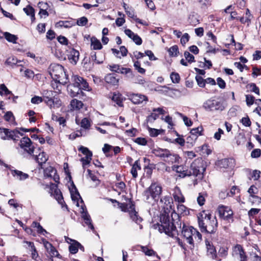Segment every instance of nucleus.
<instances>
[{
    "mask_svg": "<svg viewBox=\"0 0 261 261\" xmlns=\"http://www.w3.org/2000/svg\"><path fill=\"white\" fill-rule=\"evenodd\" d=\"M79 150L86 156L87 155L89 156V157L92 156V152L87 147L82 146L80 147Z\"/></svg>",
    "mask_w": 261,
    "mask_h": 261,
    "instance_id": "nucleus-45",
    "label": "nucleus"
},
{
    "mask_svg": "<svg viewBox=\"0 0 261 261\" xmlns=\"http://www.w3.org/2000/svg\"><path fill=\"white\" fill-rule=\"evenodd\" d=\"M119 73L125 74L128 77H132L133 76L132 70L129 68H124L121 66L118 72Z\"/></svg>",
    "mask_w": 261,
    "mask_h": 261,
    "instance_id": "nucleus-35",
    "label": "nucleus"
},
{
    "mask_svg": "<svg viewBox=\"0 0 261 261\" xmlns=\"http://www.w3.org/2000/svg\"><path fill=\"white\" fill-rule=\"evenodd\" d=\"M71 107L73 110H80L83 106V102L76 99H72L70 102Z\"/></svg>",
    "mask_w": 261,
    "mask_h": 261,
    "instance_id": "nucleus-27",
    "label": "nucleus"
},
{
    "mask_svg": "<svg viewBox=\"0 0 261 261\" xmlns=\"http://www.w3.org/2000/svg\"><path fill=\"white\" fill-rule=\"evenodd\" d=\"M181 225V223L180 222L179 226L178 227L179 228V230L181 231L182 235L186 239L187 242L190 245H193L194 232L193 230H194L195 228L191 226H187L185 224H183L182 227Z\"/></svg>",
    "mask_w": 261,
    "mask_h": 261,
    "instance_id": "nucleus-8",
    "label": "nucleus"
},
{
    "mask_svg": "<svg viewBox=\"0 0 261 261\" xmlns=\"http://www.w3.org/2000/svg\"><path fill=\"white\" fill-rule=\"evenodd\" d=\"M198 224L201 232L213 233L217 229L218 222L215 217L203 211L198 216Z\"/></svg>",
    "mask_w": 261,
    "mask_h": 261,
    "instance_id": "nucleus-1",
    "label": "nucleus"
},
{
    "mask_svg": "<svg viewBox=\"0 0 261 261\" xmlns=\"http://www.w3.org/2000/svg\"><path fill=\"white\" fill-rule=\"evenodd\" d=\"M135 142L141 145H145L147 142L145 138L139 137L135 139Z\"/></svg>",
    "mask_w": 261,
    "mask_h": 261,
    "instance_id": "nucleus-63",
    "label": "nucleus"
},
{
    "mask_svg": "<svg viewBox=\"0 0 261 261\" xmlns=\"http://www.w3.org/2000/svg\"><path fill=\"white\" fill-rule=\"evenodd\" d=\"M160 202L161 203V206L164 210V212L166 213H170L173 210V202L170 197L165 196L162 198L160 199Z\"/></svg>",
    "mask_w": 261,
    "mask_h": 261,
    "instance_id": "nucleus-11",
    "label": "nucleus"
},
{
    "mask_svg": "<svg viewBox=\"0 0 261 261\" xmlns=\"http://www.w3.org/2000/svg\"><path fill=\"white\" fill-rule=\"evenodd\" d=\"M220 217L227 220L229 222H232L233 212L232 210L227 206H220L218 209Z\"/></svg>",
    "mask_w": 261,
    "mask_h": 261,
    "instance_id": "nucleus-9",
    "label": "nucleus"
},
{
    "mask_svg": "<svg viewBox=\"0 0 261 261\" xmlns=\"http://www.w3.org/2000/svg\"><path fill=\"white\" fill-rule=\"evenodd\" d=\"M169 213H166L164 212L161 215V225L159 226V230L161 232H164L168 236L173 237L178 234V230L174 224L170 221Z\"/></svg>",
    "mask_w": 261,
    "mask_h": 261,
    "instance_id": "nucleus-3",
    "label": "nucleus"
},
{
    "mask_svg": "<svg viewBox=\"0 0 261 261\" xmlns=\"http://www.w3.org/2000/svg\"><path fill=\"white\" fill-rule=\"evenodd\" d=\"M205 170V168L203 166V164L201 160H195L191 164L189 171L183 173L182 177L186 176L193 175L196 177V181L201 180L203 177V172Z\"/></svg>",
    "mask_w": 261,
    "mask_h": 261,
    "instance_id": "nucleus-4",
    "label": "nucleus"
},
{
    "mask_svg": "<svg viewBox=\"0 0 261 261\" xmlns=\"http://www.w3.org/2000/svg\"><path fill=\"white\" fill-rule=\"evenodd\" d=\"M162 193V187L156 183H152L143 193L145 200L149 203L152 200L157 201Z\"/></svg>",
    "mask_w": 261,
    "mask_h": 261,
    "instance_id": "nucleus-5",
    "label": "nucleus"
},
{
    "mask_svg": "<svg viewBox=\"0 0 261 261\" xmlns=\"http://www.w3.org/2000/svg\"><path fill=\"white\" fill-rule=\"evenodd\" d=\"M129 214L131 218L136 223H138L141 222L142 219L138 216L137 213L135 210L132 211Z\"/></svg>",
    "mask_w": 261,
    "mask_h": 261,
    "instance_id": "nucleus-40",
    "label": "nucleus"
},
{
    "mask_svg": "<svg viewBox=\"0 0 261 261\" xmlns=\"http://www.w3.org/2000/svg\"><path fill=\"white\" fill-rule=\"evenodd\" d=\"M141 249H142V251L146 255L151 256L154 254V252L153 250L150 249L146 246H142Z\"/></svg>",
    "mask_w": 261,
    "mask_h": 261,
    "instance_id": "nucleus-51",
    "label": "nucleus"
},
{
    "mask_svg": "<svg viewBox=\"0 0 261 261\" xmlns=\"http://www.w3.org/2000/svg\"><path fill=\"white\" fill-rule=\"evenodd\" d=\"M112 100L116 102V103L120 107L122 106V99L121 95L120 94L114 93L112 98Z\"/></svg>",
    "mask_w": 261,
    "mask_h": 261,
    "instance_id": "nucleus-36",
    "label": "nucleus"
},
{
    "mask_svg": "<svg viewBox=\"0 0 261 261\" xmlns=\"http://www.w3.org/2000/svg\"><path fill=\"white\" fill-rule=\"evenodd\" d=\"M81 209V217L84 221L85 224L89 228L91 229L93 231H94V227L92 223L91 217L88 214L86 208H84V207L82 205Z\"/></svg>",
    "mask_w": 261,
    "mask_h": 261,
    "instance_id": "nucleus-12",
    "label": "nucleus"
},
{
    "mask_svg": "<svg viewBox=\"0 0 261 261\" xmlns=\"http://www.w3.org/2000/svg\"><path fill=\"white\" fill-rule=\"evenodd\" d=\"M205 197L204 196L203 194L201 193H199V195H198V197L197 198V201L198 204L200 206H202V205H204V204L205 203Z\"/></svg>",
    "mask_w": 261,
    "mask_h": 261,
    "instance_id": "nucleus-50",
    "label": "nucleus"
},
{
    "mask_svg": "<svg viewBox=\"0 0 261 261\" xmlns=\"http://www.w3.org/2000/svg\"><path fill=\"white\" fill-rule=\"evenodd\" d=\"M232 256L240 261H246V256L245 254L244 250L240 245H236L232 248Z\"/></svg>",
    "mask_w": 261,
    "mask_h": 261,
    "instance_id": "nucleus-10",
    "label": "nucleus"
},
{
    "mask_svg": "<svg viewBox=\"0 0 261 261\" xmlns=\"http://www.w3.org/2000/svg\"><path fill=\"white\" fill-rule=\"evenodd\" d=\"M163 132L162 129H157L155 128H150L149 132L150 136L152 137H156L158 135L161 134Z\"/></svg>",
    "mask_w": 261,
    "mask_h": 261,
    "instance_id": "nucleus-46",
    "label": "nucleus"
},
{
    "mask_svg": "<svg viewBox=\"0 0 261 261\" xmlns=\"http://www.w3.org/2000/svg\"><path fill=\"white\" fill-rule=\"evenodd\" d=\"M168 52L169 55L172 57H176L179 53L178 48L177 45H174L171 47L169 50Z\"/></svg>",
    "mask_w": 261,
    "mask_h": 261,
    "instance_id": "nucleus-39",
    "label": "nucleus"
},
{
    "mask_svg": "<svg viewBox=\"0 0 261 261\" xmlns=\"http://www.w3.org/2000/svg\"><path fill=\"white\" fill-rule=\"evenodd\" d=\"M177 208L178 213L180 214L187 215L189 213L187 207L182 204H178Z\"/></svg>",
    "mask_w": 261,
    "mask_h": 261,
    "instance_id": "nucleus-44",
    "label": "nucleus"
},
{
    "mask_svg": "<svg viewBox=\"0 0 261 261\" xmlns=\"http://www.w3.org/2000/svg\"><path fill=\"white\" fill-rule=\"evenodd\" d=\"M45 176L53 177L54 181L56 182H59V176L57 174L56 170L53 167L49 166L44 170Z\"/></svg>",
    "mask_w": 261,
    "mask_h": 261,
    "instance_id": "nucleus-16",
    "label": "nucleus"
},
{
    "mask_svg": "<svg viewBox=\"0 0 261 261\" xmlns=\"http://www.w3.org/2000/svg\"><path fill=\"white\" fill-rule=\"evenodd\" d=\"M54 196L58 202L62 204L63 202V198L61 191L59 190H56L55 191Z\"/></svg>",
    "mask_w": 261,
    "mask_h": 261,
    "instance_id": "nucleus-41",
    "label": "nucleus"
},
{
    "mask_svg": "<svg viewBox=\"0 0 261 261\" xmlns=\"http://www.w3.org/2000/svg\"><path fill=\"white\" fill-rule=\"evenodd\" d=\"M177 114L182 118L184 123L187 126H190L192 125L193 122L191 119H189L187 116H184L180 113L177 112Z\"/></svg>",
    "mask_w": 261,
    "mask_h": 261,
    "instance_id": "nucleus-42",
    "label": "nucleus"
},
{
    "mask_svg": "<svg viewBox=\"0 0 261 261\" xmlns=\"http://www.w3.org/2000/svg\"><path fill=\"white\" fill-rule=\"evenodd\" d=\"M178 156L177 154L170 152L169 154L168 155L166 159H165L164 161L169 164H173V163H175L178 160Z\"/></svg>",
    "mask_w": 261,
    "mask_h": 261,
    "instance_id": "nucleus-30",
    "label": "nucleus"
},
{
    "mask_svg": "<svg viewBox=\"0 0 261 261\" xmlns=\"http://www.w3.org/2000/svg\"><path fill=\"white\" fill-rule=\"evenodd\" d=\"M202 131V128L201 127H197L192 129L190 134L192 136V139L196 140L197 137L201 135Z\"/></svg>",
    "mask_w": 261,
    "mask_h": 261,
    "instance_id": "nucleus-29",
    "label": "nucleus"
},
{
    "mask_svg": "<svg viewBox=\"0 0 261 261\" xmlns=\"http://www.w3.org/2000/svg\"><path fill=\"white\" fill-rule=\"evenodd\" d=\"M4 36L8 41L13 43H16L17 37L15 35H12L8 32H5L4 33Z\"/></svg>",
    "mask_w": 261,
    "mask_h": 261,
    "instance_id": "nucleus-34",
    "label": "nucleus"
},
{
    "mask_svg": "<svg viewBox=\"0 0 261 261\" xmlns=\"http://www.w3.org/2000/svg\"><path fill=\"white\" fill-rule=\"evenodd\" d=\"M254 101V97L251 95H246V101L248 106L253 105Z\"/></svg>",
    "mask_w": 261,
    "mask_h": 261,
    "instance_id": "nucleus-56",
    "label": "nucleus"
},
{
    "mask_svg": "<svg viewBox=\"0 0 261 261\" xmlns=\"http://www.w3.org/2000/svg\"><path fill=\"white\" fill-rule=\"evenodd\" d=\"M128 97L129 99L135 105H139L142 103L144 101H147L148 100V98L146 96L141 94H131Z\"/></svg>",
    "mask_w": 261,
    "mask_h": 261,
    "instance_id": "nucleus-14",
    "label": "nucleus"
},
{
    "mask_svg": "<svg viewBox=\"0 0 261 261\" xmlns=\"http://www.w3.org/2000/svg\"><path fill=\"white\" fill-rule=\"evenodd\" d=\"M82 89L90 91V88L88 83L84 79L83 82H82L81 84L79 86V87L77 88L76 91H74L73 89H71V94L72 96H76L79 95L80 93H82Z\"/></svg>",
    "mask_w": 261,
    "mask_h": 261,
    "instance_id": "nucleus-15",
    "label": "nucleus"
},
{
    "mask_svg": "<svg viewBox=\"0 0 261 261\" xmlns=\"http://www.w3.org/2000/svg\"><path fill=\"white\" fill-rule=\"evenodd\" d=\"M173 197L175 201L179 203L185 202V197L181 193L180 189L178 187H175L173 189Z\"/></svg>",
    "mask_w": 261,
    "mask_h": 261,
    "instance_id": "nucleus-18",
    "label": "nucleus"
},
{
    "mask_svg": "<svg viewBox=\"0 0 261 261\" xmlns=\"http://www.w3.org/2000/svg\"><path fill=\"white\" fill-rule=\"evenodd\" d=\"M170 79L172 83L174 84H178L180 81V75L177 72H172L170 74Z\"/></svg>",
    "mask_w": 261,
    "mask_h": 261,
    "instance_id": "nucleus-37",
    "label": "nucleus"
},
{
    "mask_svg": "<svg viewBox=\"0 0 261 261\" xmlns=\"http://www.w3.org/2000/svg\"><path fill=\"white\" fill-rule=\"evenodd\" d=\"M54 92L51 90H43L41 92L43 101H44V100L53 97L54 96Z\"/></svg>",
    "mask_w": 261,
    "mask_h": 261,
    "instance_id": "nucleus-31",
    "label": "nucleus"
},
{
    "mask_svg": "<svg viewBox=\"0 0 261 261\" xmlns=\"http://www.w3.org/2000/svg\"><path fill=\"white\" fill-rule=\"evenodd\" d=\"M74 83L68 86L69 89H72L74 91L77 90V88L79 87L80 85L82 82H83L84 79L82 77L75 75L73 77Z\"/></svg>",
    "mask_w": 261,
    "mask_h": 261,
    "instance_id": "nucleus-23",
    "label": "nucleus"
},
{
    "mask_svg": "<svg viewBox=\"0 0 261 261\" xmlns=\"http://www.w3.org/2000/svg\"><path fill=\"white\" fill-rule=\"evenodd\" d=\"M17 62L18 61L16 58L14 57H10L7 59L6 64L13 66L14 65H16Z\"/></svg>",
    "mask_w": 261,
    "mask_h": 261,
    "instance_id": "nucleus-49",
    "label": "nucleus"
},
{
    "mask_svg": "<svg viewBox=\"0 0 261 261\" xmlns=\"http://www.w3.org/2000/svg\"><path fill=\"white\" fill-rule=\"evenodd\" d=\"M184 56L189 63H191L195 62L194 56L191 55L189 51H186L184 53Z\"/></svg>",
    "mask_w": 261,
    "mask_h": 261,
    "instance_id": "nucleus-48",
    "label": "nucleus"
},
{
    "mask_svg": "<svg viewBox=\"0 0 261 261\" xmlns=\"http://www.w3.org/2000/svg\"><path fill=\"white\" fill-rule=\"evenodd\" d=\"M121 66L118 64H112L109 65V69L114 72L118 73L119 69L121 68Z\"/></svg>",
    "mask_w": 261,
    "mask_h": 261,
    "instance_id": "nucleus-62",
    "label": "nucleus"
},
{
    "mask_svg": "<svg viewBox=\"0 0 261 261\" xmlns=\"http://www.w3.org/2000/svg\"><path fill=\"white\" fill-rule=\"evenodd\" d=\"M20 153L24 157L32 156L34 153L35 147L31 139L28 137L22 138L19 143Z\"/></svg>",
    "mask_w": 261,
    "mask_h": 261,
    "instance_id": "nucleus-6",
    "label": "nucleus"
},
{
    "mask_svg": "<svg viewBox=\"0 0 261 261\" xmlns=\"http://www.w3.org/2000/svg\"><path fill=\"white\" fill-rule=\"evenodd\" d=\"M74 242V244L70 245L69 247V251L72 254H75L78 251L79 246L83 247V246L80 243L76 241Z\"/></svg>",
    "mask_w": 261,
    "mask_h": 261,
    "instance_id": "nucleus-32",
    "label": "nucleus"
},
{
    "mask_svg": "<svg viewBox=\"0 0 261 261\" xmlns=\"http://www.w3.org/2000/svg\"><path fill=\"white\" fill-rule=\"evenodd\" d=\"M89 59L97 64H101L104 61V58L102 57V54L99 53L97 55L96 52L94 51L90 53Z\"/></svg>",
    "mask_w": 261,
    "mask_h": 261,
    "instance_id": "nucleus-19",
    "label": "nucleus"
},
{
    "mask_svg": "<svg viewBox=\"0 0 261 261\" xmlns=\"http://www.w3.org/2000/svg\"><path fill=\"white\" fill-rule=\"evenodd\" d=\"M248 192L249 193L250 196L252 197L253 195H255V194L257 193L258 189L255 186L252 185L249 188Z\"/></svg>",
    "mask_w": 261,
    "mask_h": 261,
    "instance_id": "nucleus-54",
    "label": "nucleus"
},
{
    "mask_svg": "<svg viewBox=\"0 0 261 261\" xmlns=\"http://www.w3.org/2000/svg\"><path fill=\"white\" fill-rule=\"evenodd\" d=\"M141 169L140 164L139 160L135 162L133 165L131 169L130 173L132 174L133 177L136 178L138 176V170H140Z\"/></svg>",
    "mask_w": 261,
    "mask_h": 261,
    "instance_id": "nucleus-24",
    "label": "nucleus"
},
{
    "mask_svg": "<svg viewBox=\"0 0 261 261\" xmlns=\"http://www.w3.org/2000/svg\"><path fill=\"white\" fill-rule=\"evenodd\" d=\"M248 87L250 88V91L251 92H254L255 93L259 95V88L256 86V85L254 83H251L250 84L248 85Z\"/></svg>",
    "mask_w": 261,
    "mask_h": 261,
    "instance_id": "nucleus-55",
    "label": "nucleus"
},
{
    "mask_svg": "<svg viewBox=\"0 0 261 261\" xmlns=\"http://www.w3.org/2000/svg\"><path fill=\"white\" fill-rule=\"evenodd\" d=\"M71 186H72V188H70L69 190L70 191L71 196L72 200L76 201V200H77L79 199H81V202L83 203V201L81 199L80 195L79 193L78 192L73 182H72V183H71Z\"/></svg>",
    "mask_w": 261,
    "mask_h": 261,
    "instance_id": "nucleus-21",
    "label": "nucleus"
},
{
    "mask_svg": "<svg viewBox=\"0 0 261 261\" xmlns=\"http://www.w3.org/2000/svg\"><path fill=\"white\" fill-rule=\"evenodd\" d=\"M32 226L37 228V232L41 234L45 235V233H47V232L41 226L39 223L37 222H33L32 223Z\"/></svg>",
    "mask_w": 261,
    "mask_h": 261,
    "instance_id": "nucleus-33",
    "label": "nucleus"
},
{
    "mask_svg": "<svg viewBox=\"0 0 261 261\" xmlns=\"http://www.w3.org/2000/svg\"><path fill=\"white\" fill-rule=\"evenodd\" d=\"M105 81L112 85H117L119 82V79L116 78L115 74H108L105 77Z\"/></svg>",
    "mask_w": 261,
    "mask_h": 261,
    "instance_id": "nucleus-22",
    "label": "nucleus"
},
{
    "mask_svg": "<svg viewBox=\"0 0 261 261\" xmlns=\"http://www.w3.org/2000/svg\"><path fill=\"white\" fill-rule=\"evenodd\" d=\"M13 132L9 129L0 127V138L3 140L11 139L13 138Z\"/></svg>",
    "mask_w": 261,
    "mask_h": 261,
    "instance_id": "nucleus-20",
    "label": "nucleus"
},
{
    "mask_svg": "<svg viewBox=\"0 0 261 261\" xmlns=\"http://www.w3.org/2000/svg\"><path fill=\"white\" fill-rule=\"evenodd\" d=\"M3 92L5 95H8L11 93V92L8 89L4 84H1L0 85V94H2Z\"/></svg>",
    "mask_w": 261,
    "mask_h": 261,
    "instance_id": "nucleus-59",
    "label": "nucleus"
},
{
    "mask_svg": "<svg viewBox=\"0 0 261 261\" xmlns=\"http://www.w3.org/2000/svg\"><path fill=\"white\" fill-rule=\"evenodd\" d=\"M92 160V156H85L84 158H81L80 161L82 162L83 167L84 169L86 165H89Z\"/></svg>",
    "mask_w": 261,
    "mask_h": 261,
    "instance_id": "nucleus-47",
    "label": "nucleus"
},
{
    "mask_svg": "<svg viewBox=\"0 0 261 261\" xmlns=\"http://www.w3.org/2000/svg\"><path fill=\"white\" fill-rule=\"evenodd\" d=\"M12 174L14 176H16L19 180H24L29 177L28 174L16 170L13 171Z\"/></svg>",
    "mask_w": 261,
    "mask_h": 261,
    "instance_id": "nucleus-26",
    "label": "nucleus"
},
{
    "mask_svg": "<svg viewBox=\"0 0 261 261\" xmlns=\"http://www.w3.org/2000/svg\"><path fill=\"white\" fill-rule=\"evenodd\" d=\"M81 126L85 129H89L90 127V123L89 120L87 118H84L83 119L81 122Z\"/></svg>",
    "mask_w": 261,
    "mask_h": 261,
    "instance_id": "nucleus-43",
    "label": "nucleus"
},
{
    "mask_svg": "<svg viewBox=\"0 0 261 261\" xmlns=\"http://www.w3.org/2000/svg\"><path fill=\"white\" fill-rule=\"evenodd\" d=\"M79 52L77 50L72 48L69 52L68 59L71 63L75 65L79 61Z\"/></svg>",
    "mask_w": 261,
    "mask_h": 261,
    "instance_id": "nucleus-17",
    "label": "nucleus"
},
{
    "mask_svg": "<svg viewBox=\"0 0 261 261\" xmlns=\"http://www.w3.org/2000/svg\"><path fill=\"white\" fill-rule=\"evenodd\" d=\"M30 157H32L33 159L35 160L36 162L38 163V165L41 168H42V165L45 163L48 159L47 154L44 151H42L36 155L33 154L32 156Z\"/></svg>",
    "mask_w": 261,
    "mask_h": 261,
    "instance_id": "nucleus-13",
    "label": "nucleus"
},
{
    "mask_svg": "<svg viewBox=\"0 0 261 261\" xmlns=\"http://www.w3.org/2000/svg\"><path fill=\"white\" fill-rule=\"evenodd\" d=\"M190 36L188 33H185L181 37L180 42L182 45H185L189 40Z\"/></svg>",
    "mask_w": 261,
    "mask_h": 261,
    "instance_id": "nucleus-58",
    "label": "nucleus"
},
{
    "mask_svg": "<svg viewBox=\"0 0 261 261\" xmlns=\"http://www.w3.org/2000/svg\"><path fill=\"white\" fill-rule=\"evenodd\" d=\"M261 151L259 149H255L253 150L251 153V156L253 158H256L260 156Z\"/></svg>",
    "mask_w": 261,
    "mask_h": 261,
    "instance_id": "nucleus-64",
    "label": "nucleus"
},
{
    "mask_svg": "<svg viewBox=\"0 0 261 261\" xmlns=\"http://www.w3.org/2000/svg\"><path fill=\"white\" fill-rule=\"evenodd\" d=\"M43 101L42 97L35 96L31 98V102L33 104H39Z\"/></svg>",
    "mask_w": 261,
    "mask_h": 261,
    "instance_id": "nucleus-57",
    "label": "nucleus"
},
{
    "mask_svg": "<svg viewBox=\"0 0 261 261\" xmlns=\"http://www.w3.org/2000/svg\"><path fill=\"white\" fill-rule=\"evenodd\" d=\"M91 44L94 50L100 49L102 47L100 42L94 37L91 38Z\"/></svg>",
    "mask_w": 261,
    "mask_h": 261,
    "instance_id": "nucleus-28",
    "label": "nucleus"
},
{
    "mask_svg": "<svg viewBox=\"0 0 261 261\" xmlns=\"http://www.w3.org/2000/svg\"><path fill=\"white\" fill-rule=\"evenodd\" d=\"M203 108L207 111H222L224 109L225 107L221 101L210 98L203 103Z\"/></svg>",
    "mask_w": 261,
    "mask_h": 261,
    "instance_id": "nucleus-7",
    "label": "nucleus"
},
{
    "mask_svg": "<svg viewBox=\"0 0 261 261\" xmlns=\"http://www.w3.org/2000/svg\"><path fill=\"white\" fill-rule=\"evenodd\" d=\"M206 245L207 250V253L211 255V257L215 259L216 258V251L213 245H211L208 241H206Z\"/></svg>",
    "mask_w": 261,
    "mask_h": 261,
    "instance_id": "nucleus-25",
    "label": "nucleus"
},
{
    "mask_svg": "<svg viewBox=\"0 0 261 261\" xmlns=\"http://www.w3.org/2000/svg\"><path fill=\"white\" fill-rule=\"evenodd\" d=\"M23 10L27 15H30L34 18L35 10L32 7L29 5L27 7L24 8Z\"/></svg>",
    "mask_w": 261,
    "mask_h": 261,
    "instance_id": "nucleus-38",
    "label": "nucleus"
},
{
    "mask_svg": "<svg viewBox=\"0 0 261 261\" xmlns=\"http://www.w3.org/2000/svg\"><path fill=\"white\" fill-rule=\"evenodd\" d=\"M88 22V19L85 17H82L77 20L76 23L79 26H85Z\"/></svg>",
    "mask_w": 261,
    "mask_h": 261,
    "instance_id": "nucleus-52",
    "label": "nucleus"
},
{
    "mask_svg": "<svg viewBox=\"0 0 261 261\" xmlns=\"http://www.w3.org/2000/svg\"><path fill=\"white\" fill-rule=\"evenodd\" d=\"M88 175L92 180L93 181H97L96 185L99 184L100 181L97 179V177L92 173L91 170L90 169L87 170Z\"/></svg>",
    "mask_w": 261,
    "mask_h": 261,
    "instance_id": "nucleus-60",
    "label": "nucleus"
},
{
    "mask_svg": "<svg viewBox=\"0 0 261 261\" xmlns=\"http://www.w3.org/2000/svg\"><path fill=\"white\" fill-rule=\"evenodd\" d=\"M196 80L198 85L200 87H204L205 85V80L200 76H196Z\"/></svg>",
    "mask_w": 261,
    "mask_h": 261,
    "instance_id": "nucleus-53",
    "label": "nucleus"
},
{
    "mask_svg": "<svg viewBox=\"0 0 261 261\" xmlns=\"http://www.w3.org/2000/svg\"><path fill=\"white\" fill-rule=\"evenodd\" d=\"M48 72L52 79L56 82L65 85L69 82L68 76L61 65L51 64L48 68Z\"/></svg>",
    "mask_w": 261,
    "mask_h": 261,
    "instance_id": "nucleus-2",
    "label": "nucleus"
},
{
    "mask_svg": "<svg viewBox=\"0 0 261 261\" xmlns=\"http://www.w3.org/2000/svg\"><path fill=\"white\" fill-rule=\"evenodd\" d=\"M48 252L52 257L56 256L59 258H61V256L54 247Z\"/></svg>",
    "mask_w": 261,
    "mask_h": 261,
    "instance_id": "nucleus-61",
    "label": "nucleus"
}]
</instances>
